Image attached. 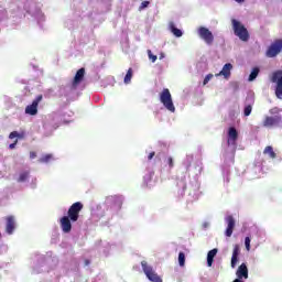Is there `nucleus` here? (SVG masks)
<instances>
[{"label":"nucleus","mask_w":282,"mask_h":282,"mask_svg":"<svg viewBox=\"0 0 282 282\" xmlns=\"http://www.w3.org/2000/svg\"><path fill=\"white\" fill-rule=\"evenodd\" d=\"M263 154L269 155L271 160L276 159V152H274V148H272V145L265 147L263 150Z\"/></svg>","instance_id":"nucleus-19"},{"label":"nucleus","mask_w":282,"mask_h":282,"mask_svg":"<svg viewBox=\"0 0 282 282\" xmlns=\"http://www.w3.org/2000/svg\"><path fill=\"white\" fill-rule=\"evenodd\" d=\"M167 164H169L170 169H173V166H175V164L173 163V158L170 156L167 159Z\"/></svg>","instance_id":"nucleus-31"},{"label":"nucleus","mask_w":282,"mask_h":282,"mask_svg":"<svg viewBox=\"0 0 282 282\" xmlns=\"http://www.w3.org/2000/svg\"><path fill=\"white\" fill-rule=\"evenodd\" d=\"M50 160H52V154H46L44 156H42L39 162H41L42 164H47V162H50Z\"/></svg>","instance_id":"nucleus-26"},{"label":"nucleus","mask_w":282,"mask_h":282,"mask_svg":"<svg viewBox=\"0 0 282 282\" xmlns=\"http://www.w3.org/2000/svg\"><path fill=\"white\" fill-rule=\"evenodd\" d=\"M240 253H241V249H240L239 245H235L232 256H231V268H237V263L239 261Z\"/></svg>","instance_id":"nucleus-14"},{"label":"nucleus","mask_w":282,"mask_h":282,"mask_svg":"<svg viewBox=\"0 0 282 282\" xmlns=\"http://www.w3.org/2000/svg\"><path fill=\"white\" fill-rule=\"evenodd\" d=\"M237 279L241 281V279H248V265L246 263H242L238 267V270L236 272Z\"/></svg>","instance_id":"nucleus-15"},{"label":"nucleus","mask_w":282,"mask_h":282,"mask_svg":"<svg viewBox=\"0 0 282 282\" xmlns=\"http://www.w3.org/2000/svg\"><path fill=\"white\" fill-rule=\"evenodd\" d=\"M259 72H260L259 67H254V68L251 70V73H250V75H249V78H248L249 83H252V80H256V79H257V76H259Z\"/></svg>","instance_id":"nucleus-20"},{"label":"nucleus","mask_w":282,"mask_h":282,"mask_svg":"<svg viewBox=\"0 0 282 282\" xmlns=\"http://www.w3.org/2000/svg\"><path fill=\"white\" fill-rule=\"evenodd\" d=\"M250 113H252V104L247 105L243 109V116L248 117Z\"/></svg>","instance_id":"nucleus-25"},{"label":"nucleus","mask_w":282,"mask_h":282,"mask_svg":"<svg viewBox=\"0 0 282 282\" xmlns=\"http://www.w3.org/2000/svg\"><path fill=\"white\" fill-rule=\"evenodd\" d=\"M19 143V140H15L13 143H11L10 145H9V149H15L17 148V144Z\"/></svg>","instance_id":"nucleus-32"},{"label":"nucleus","mask_w":282,"mask_h":282,"mask_svg":"<svg viewBox=\"0 0 282 282\" xmlns=\"http://www.w3.org/2000/svg\"><path fill=\"white\" fill-rule=\"evenodd\" d=\"M59 226H61L62 232H65L66 235L72 232V218L68 216H63L59 219Z\"/></svg>","instance_id":"nucleus-11"},{"label":"nucleus","mask_w":282,"mask_h":282,"mask_svg":"<svg viewBox=\"0 0 282 282\" xmlns=\"http://www.w3.org/2000/svg\"><path fill=\"white\" fill-rule=\"evenodd\" d=\"M160 100L167 109V111H171L172 113H175V105H173V97L171 96V90L169 88H164L160 94Z\"/></svg>","instance_id":"nucleus-3"},{"label":"nucleus","mask_w":282,"mask_h":282,"mask_svg":"<svg viewBox=\"0 0 282 282\" xmlns=\"http://www.w3.org/2000/svg\"><path fill=\"white\" fill-rule=\"evenodd\" d=\"M232 282H243V281L240 280V279H236V280H234Z\"/></svg>","instance_id":"nucleus-39"},{"label":"nucleus","mask_w":282,"mask_h":282,"mask_svg":"<svg viewBox=\"0 0 282 282\" xmlns=\"http://www.w3.org/2000/svg\"><path fill=\"white\" fill-rule=\"evenodd\" d=\"M170 29H171L172 34H174V36H176V39H180L182 36V34H183L182 30L175 28L174 24H171Z\"/></svg>","instance_id":"nucleus-22"},{"label":"nucleus","mask_w":282,"mask_h":282,"mask_svg":"<svg viewBox=\"0 0 282 282\" xmlns=\"http://www.w3.org/2000/svg\"><path fill=\"white\" fill-rule=\"evenodd\" d=\"M235 1H237V3H243V1L246 0H235Z\"/></svg>","instance_id":"nucleus-38"},{"label":"nucleus","mask_w":282,"mask_h":282,"mask_svg":"<svg viewBox=\"0 0 282 282\" xmlns=\"http://www.w3.org/2000/svg\"><path fill=\"white\" fill-rule=\"evenodd\" d=\"M178 264L181 265V268H184V265L186 264V254L182 251L178 253Z\"/></svg>","instance_id":"nucleus-23"},{"label":"nucleus","mask_w":282,"mask_h":282,"mask_svg":"<svg viewBox=\"0 0 282 282\" xmlns=\"http://www.w3.org/2000/svg\"><path fill=\"white\" fill-rule=\"evenodd\" d=\"M217 249H212L210 251H208L207 253V265L208 268H213V261H215V257H217Z\"/></svg>","instance_id":"nucleus-18"},{"label":"nucleus","mask_w":282,"mask_h":282,"mask_svg":"<svg viewBox=\"0 0 282 282\" xmlns=\"http://www.w3.org/2000/svg\"><path fill=\"white\" fill-rule=\"evenodd\" d=\"M141 267L149 281L162 282V278L155 272V270H153V267L149 265L147 261H142Z\"/></svg>","instance_id":"nucleus-4"},{"label":"nucleus","mask_w":282,"mask_h":282,"mask_svg":"<svg viewBox=\"0 0 282 282\" xmlns=\"http://www.w3.org/2000/svg\"><path fill=\"white\" fill-rule=\"evenodd\" d=\"M148 56L151 63H155V61H158V55H154L153 52H151V50H148Z\"/></svg>","instance_id":"nucleus-27"},{"label":"nucleus","mask_w":282,"mask_h":282,"mask_svg":"<svg viewBox=\"0 0 282 282\" xmlns=\"http://www.w3.org/2000/svg\"><path fill=\"white\" fill-rule=\"evenodd\" d=\"M230 72H232V64L227 63L216 76H224V78L228 79L230 78Z\"/></svg>","instance_id":"nucleus-16"},{"label":"nucleus","mask_w":282,"mask_h":282,"mask_svg":"<svg viewBox=\"0 0 282 282\" xmlns=\"http://www.w3.org/2000/svg\"><path fill=\"white\" fill-rule=\"evenodd\" d=\"M141 8H149V1H143L141 3Z\"/></svg>","instance_id":"nucleus-33"},{"label":"nucleus","mask_w":282,"mask_h":282,"mask_svg":"<svg viewBox=\"0 0 282 282\" xmlns=\"http://www.w3.org/2000/svg\"><path fill=\"white\" fill-rule=\"evenodd\" d=\"M213 74H208L205 76L204 80H203V85H208V83H210V79L213 78Z\"/></svg>","instance_id":"nucleus-28"},{"label":"nucleus","mask_w":282,"mask_h":282,"mask_svg":"<svg viewBox=\"0 0 282 282\" xmlns=\"http://www.w3.org/2000/svg\"><path fill=\"white\" fill-rule=\"evenodd\" d=\"M272 83H275V96L279 100H282V70H276L273 73Z\"/></svg>","instance_id":"nucleus-7"},{"label":"nucleus","mask_w":282,"mask_h":282,"mask_svg":"<svg viewBox=\"0 0 282 282\" xmlns=\"http://www.w3.org/2000/svg\"><path fill=\"white\" fill-rule=\"evenodd\" d=\"M281 109L279 107H273L269 110L271 116H265L262 121V127L265 129H272L279 127L282 122Z\"/></svg>","instance_id":"nucleus-1"},{"label":"nucleus","mask_w":282,"mask_h":282,"mask_svg":"<svg viewBox=\"0 0 282 282\" xmlns=\"http://www.w3.org/2000/svg\"><path fill=\"white\" fill-rule=\"evenodd\" d=\"M153 158H155V152H151V153L148 155V160H153Z\"/></svg>","instance_id":"nucleus-34"},{"label":"nucleus","mask_w":282,"mask_h":282,"mask_svg":"<svg viewBox=\"0 0 282 282\" xmlns=\"http://www.w3.org/2000/svg\"><path fill=\"white\" fill-rule=\"evenodd\" d=\"M282 52V40H275L267 50L265 52V56L268 58H274L276 56H279V54H281Z\"/></svg>","instance_id":"nucleus-6"},{"label":"nucleus","mask_w":282,"mask_h":282,"mask_svg":"<svg viewBox=\"0 0 282 282\" xmlns=\"http://www.w3.org/2000/svg\"><path fill=\"white\" fill-rule=\"evenodd\" d=\"M6 221L7 235H14V230L17 229V219L14 216H7Z\"/></svg>","instance_id":"nucleus-12"},{"label":"nucleus","mask_w":282,"mask_h":282,"mask_svg":"<svg viewBox=\"0 0 282 282\" xmlns=\"http://www.w3.org/2000/svg\"><path fill=\"white\" fill-rule=\"evenodd\" d=\"M14 138H21V134L17 131H12L10 134H9V139L10 140H14Z\"/></svg>","instance_id":"nucleus-29"},{"label":"nucleus","mask_w":282,"mask_h":282,"mask_svg":"<svg viewBox=\"0 0 282 282\" xmlns=\"http://www.w3.org/2000/svg\"><path fill=\"white\" fill-rule=\"evenodd\" d=\"M84 263H85V265H89V263H91V261H89L88 259H86V260L84 261Z\"/></svg>","instance_id":"nucleus-36"},{"label":"nucleus","mask_w":282,"mask_h":282,"mask_svg":"<svg viewBox=\"0 0 282 282\" xmlns=\"http://www.w3.org/2000/svg\"><path fill=\"white\" fill-rule=\"evenodd\" d=\"M250 241H251L250 237L245 238V246L248 252H250Z\"/></svg>","instance_id":"nucleus-30"},{"label":"nucleus","mask_w":282,"mask_h":282,"mask_svg":"<svg viewBox=\"0 0 282 282\" xmlns=\"http://www.w3.org/2000/svg\"><path fill=\"white\" fill-rule=\"evenodd\" d=\"M28 177H30V172H22L18 178V182H26Z\"/></svg>","instance_id":"nucleus-24"},{"label":"nucleus","mask_w":282,"mask_h":282,"mask_svg":"<svg viewBox=\"0 0 282 282\" xmlns=\"http://www.w3.org/2000/svg\"><path fill=\"white\" fill-rule=\"evenodd\" d=\"M82 80H85V68H79L76 72L75 77L72 82L70 89H78V86L80 85Z\"/></svg>","instance_id":"nucleus-10"},{"label":"nucleus","mask_w":282,"mask_h":282,"mask_svg":"<svg viewBox=\"0 0 282 282\" xmlns=\"http://www.w3.org/2000/svg\"><path fill=\"white\" fill-rule=\"evenodd\" d=\"M232 28H234V33L236 36H238V39H240V41H249L250 39V33H248V29H246V26L243 24H241V22L237 21V20H232Z\"/></svg>","instance_id":"nucleus-2"},{"label":"nucleus","mask_w":282,"mask_h":282,"mask_svg":"<svg viewBox=\"0 0 282 282\" xmlns=\"http://www.w3.org/2000/svg\"><path fill=\"white\" fill-rule=\"evenodd\" d=\"M228 144L231 142H237V139L239 138V132H237V129L235 127L229 128L228 130Z\"/></svg>","instance_id":"nucleus-17"},{"label":"nucleus","mask_w":282,"mask_h":282,"mask_svg":"<svg viewBox=\"0 0 282 282\" xmlns=\"http://www.w3.org/2000/svg\"><path fill=\"white\" fill-rule=\"evenodd\" d=\"M226 221H227V228H226L225 235L226 237H232V232L235 230V217L227 216Z\"/></svg>","instance_id":"nucleus-13"},{"label":"nucleus","mask_w":282,"mask_h":282,"mask_svg":"<svg viewBox=\"0 0 282 282\" xmlns=\"http://www.w3.org/2000/svg\"><path fill=\"white\" fill-rule=\"evenodd\" d=\"M34 158H36V152H30V159L34 160Z\"/></svg>","instance_id":"nucleus-35"},{"label":"nucleus","mask_w":282,"mask_h":282,"mask_svg":"<svg viewBox=\"0 0 282 282\" xmlns=\"http://www.w3.org/2000/svg\"><path fill=\"white\" fill-rule=\"evenodd\" d=\"M162 58H164V53L160 54V61H162Z\"/></svg>","instance_id":"nucleus-37"},{"label":"nucleus","mask_w":282,"mask_h":282,"mask_svg":"<svg viewBox=\"0 0 282 282\" xmlns=\"http://www.w3.org/2000/svg\"><path fill=\"white\" fill-rule=\"evenodd\" d=\"M43 100V95H39L33 101L32 105L26 106L25 113L29 116H36L39 113V102Z\"/></svg>","instance_id":"nucleus-9"},{"label":"nucleus","mask_w":282,"mask_h":282,"mask_svg":"<svg viewBox=\"0 0 282 282\" xmlns=\"http://www.w3.org/2000/svg\"><path fill=\"white\" fill-rule=\"evenodd\" d=\"M198 35L207 45H213V41H215V36L210 30L206 29V26H200L198 29Z\"/></svg>","instance_id":"nucleus-8"},{"label":"nucleus","mask_w":282,"mask_h":282,"mask_svg":"<svg viewBox=\"0 0 282 282\" xmlns=\"http://www.w3.org/2000/svg\"><path fill=\"white\" fill-rule=\"evenodd\" d=\"M132 78H133V68H129L126 76H124L123 83L126 85H129V83H131Z\"/></svg>","instance_id":"nucleus-21"},{"label":"nucleus","mask_w":282,"mask_h":282,"mask_svg":"<svg viewBox=\"0 0 282 282\" xmlns=\"http://www.w3.org/2000/svg\"><path fill=\"white\" fill-rule=\"evenodd\" d=\"M84 205L80 202H76L74 203L67 212V217L70 218V221L76 223L78 221L79 217H80V210H83Z\"/></svg>","instance_id":"nucleus-5"}]
</instances>
